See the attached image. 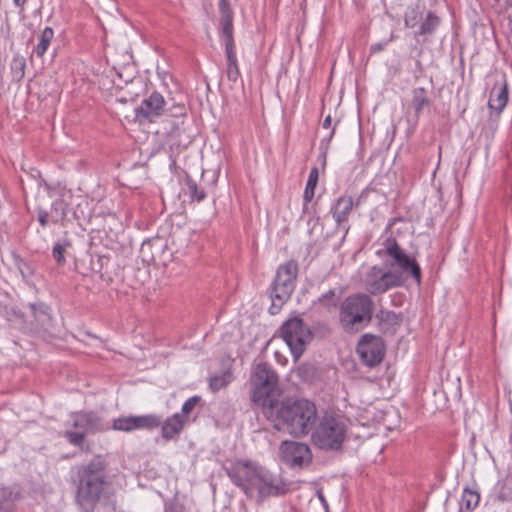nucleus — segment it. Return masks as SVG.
I'll return each instance as SVG.
<instances>
[{
    "label": "nucleus",
    "instance_id": "obj_12",
    "mask_svg": "<svg viewBox=\"0 0 512 512\" xmlns=\"http://www.w3.org/2000/svg\"><path fill=\"white\" fill-rule=\"evenodd\" d=\"M405 278L397 271L383 272L378 266H373L366 275L365 288L370 295H380L386 291L403 285Z\"/></svg>",
    "mask_w": 512,
    "mask_h": 512
},
{
    "label": "nucleus",
    "instance_id": "obj_13",
    "mask_svg": "<svg viewBox=\"0 0 512 512\" xmlns=\"http://www.w3.org/2000/svg\"><path fill=\"white\" fill-rule=\"evenodd\" d=\"M356 352L368 367L380 364L385 355V343L381 336L366 333L358 341Z\"/></svg>",
    "mask_w": 512,
    "mask_h": 512
},
{
    "label": "nucleus",
    "instance_id": "obj_20",
    "mask_svg": "<svg viewBox=\"0 0 512 512\" xmlns=\"http://www.w3.org/2000/svg\"><path fill=\"white\" fill-rule=\"evenodd\" d=\"M508 102V84L504 79L501 83H495L488 101V107L491 111H495L497 116L505 108Z\"/></svg>",
    "mask_w": 512,
    "mask_h": 512
},
{
    "label": "nucleus",
    "instance_id": "obj_27",
    "mask_svg": "<svg viewBox=\"0 0 512 512\" xmlns=\"http://www.w3.org/2000/svg\"><path fill=\"white\" fill-rule=\"evenodd\" d=\"M318 178H319L318 168L317 167H313L310 170V173H309V176H308V180H307V183H306V187H305V190H304V193H303V201H304V203H303V212L307 211L308 204L312 201V199L314 197L315 189H316V186H317V183H318Z\"/></svg>",
    "mask_w": 512,
    "mask_h": 512
},
{
    "label": "nucleus",
    "instance_id": "obj_21",
    "mask_svg": "<svg viewBox=\"0 0 512 512\" xmlns=\"http://www.w3.org/2000/svg\"><path fill=\"white\" fill-rule=\"evenodd\" d=\"M412 99L411 106L414 110V116L416 120L419 119L420 115L425 111L429 110L433 104L432 99L429 96V92L424 87H417L411 91Z\"/></svg>",
    "mask_w": 512,
    "mask_h": 512
},
{
    "label": "nucleus",
    "instance_id": "obj_5",
    "mask_svg": "<svg viewBox=\"0 0 512 512\" xmlns=\"http://www.w3.org/2000/svg\"><path fill=\"white\" fill-rule=\"evenodd\" d=\"M278 375L267 362L253 366L250 376L251 401L260 406L265 416L266 408H273L278 399Z\"/></svg>",
    "mask_w": 512,
    "mask_h": 512
},
{
    "label": "nucleus",
    "instance_id": "obj_38",
    "mask_svg": "<svg viewBox=\"0 0 512 512\" xmlns=\"http://www.w3.org/2000/svg\"><path fill=\"white\" fill-rule=\"evenodd\" d=\"M16 266L24 279H28L33 276L34 270L27 261L17 257Z\"/></svg>",
    "mask_w": 512,
    "mask_h": 512
},
{
    "label": "nucleus",
    "instance_id": "obj_29",
    "mask_svg": "<svg viewBox=\"0 0 512 512\" xmlns=\"http://www.w3.org/2000/svg\"><path fill=\"white\" fill-rule=\"evenodd\" d=\"M233 380V374L230 370H225L220 374L212 375L209 378V388L212 392H218L219 390L227 387Z\"/></svg>",
    "mask_w": 512,
    "mask_h": 512
},
{
    "label": "nucleus",
    "instance_id": "obj_44",
    "mask_svg": "<svg viewBox=\"0 0 512 512\" xmlns=\"http://www.w3.org/2000/svg\"><path fill=\"white\" fill-rule=\"evenodd\" d=\"M331 123H332V118H331V115H327L322 123V126L323 128H330L331 126Z\"/></svg>",
    "mask_w": 512,
    "mask_h": 512
},
{
    "label": "nucleus",
    "instance_id": "obj_7",
    "mask_svg": "<svg viewBox=\"0 0 512 512\" xmlns=\"http://www.w3.org/2000/svg\"><path fill=\"white\" fill-rule=\"evenodd\" d=\"M71 428L65 430L63 436L69 444L78 447L80 450L89 452L90 447L86 444L88 434H96L107 431L103 419L94 411H76L71 413Z\"/></svg>",
    "mask_w": 512,
    "mask_h": 512
},
{
    "label": "nucleus",
    "instance_id": "obj_16",
    "mask_svg": "<svg viewBox=\"0 0 512 512\" xmlns=\"http://www.w3.org/2000/svg\"><path fill=\"white\" fill-rule=\"evenodd\" d=\"M165 104L162 94L154 91L149 97L143 99L141 105L136 108V117L152 122L164 113Z\"/></svg>",
    "mask_w": 512,
    "mask_h": 512
},
{
    "label": "nucleus",
    "instance_id": "obj_11",
    "mask_svg": "<svg viewBox=\"0 0 512 512\" xmlns=\"http://www.w3.org/2000/svg\"><path fill=\"white\" fill-rule=\"evenodd\" d=\"M378 255L386 254L393 259L391 266H398L401 269V274H406L411 277L418 285L422 281L421 267L414 257L409 256L399 246L397 240L393 237H388L385 241L384 251H378Z\"/></svg>",
    "mask_w": 512,
    "mask_h": 512
},
{
    "label": "nucleus",
    "instance_id": "obj_30",
    "mask_svg": "<svg viewBox=\"0 0 512 512\" xmlns=\"http://www.w3.org/2000/svg\"><path fill=\"white\" fill-rule=\"evenodd\" d=\"M26 59L24 56L15 54L10 63L12 79L20 82L25 76Z\"/></svg>",
    "mask_w": 512,
    "mask_h": 512
},
{
    "label": "nucleus",
    "instance_id": "obj_42",
    "mask_svg": "<svg viewBox=\"0 0 512 512\" xmlns=\"http://www.w3.org/2000/svg\"><path fill=\"white\" fill-rule=\"evenodd\" d=\"M176 112L172 113L173 116H184L186 115V108L184 105H178L176 106Z\"/></svg>",
    "mask_w": 512,
    "mask_h": 512
},
{
    "label": "nucleus",
    "instance_id": "obj_45",
    "mask_svg": "<svg viewBox=\"0 0 512 512\" xmlns=\"http://www.w3.org/2000/svg\"><path fill=\"white\" fill-rule=\"evenodd\" d=\"M27 3V0H13V4L18 7V8H21L23 9L24 6L26 5Z\"/></svg>",
    "mask_w": 512,
    "mask_h": 512
},
{
    "label": "nucleus",
    "instance_id": "obj_25",
    "mask_svg": "<svg viewBox=\"0 0 512 512\" xmlns=\"http://www.w3.org/2000/svg\"><path fill=\"white\" fill-rule=\"evenodd\" d=\"M133 429L135 430H152L162 423V417L156 414H146L132 416Z\"/></svg>",
    "mask_w": 512,
    "mask_h": 512
},
{
    "label": "nucleus",
    "instance_id": "obj_18",
    "mask_svg": "<svg viewBox=\"0 0 512 512\" xmlns=\"http://www.w3.org/2000/svg\"><path fill=\"white\" fill-rule=\"evenodd\" d=\"M32 329L36 332L48 331L52 326V316L50 308L44 303L30 304Z\"/></svg>",
    "mask_w": 512,
    "mask_h": 512
},
{
    "label": "nucleus",
    "instance_id": "obj_28",
    "mask_svg": "<svg viewBox=\"0 0 512 512\" xmlns=\"http://www.w3.org/2000/svg\"><path fill=\"white\" fill-rule=\"evenodd\" d=\"M440 24V18L432 11L426 13V17L419 24V30L416 35L432 34Z\"/></svg>",
    "mask_w": 512,
    "mask_h": 512
},
{
    "label": "nucleus",
    "instance_id": "obj_33",
    "mask_svg": "<svg viewBox=\"0 0 512 512\" xmlns=\"http://www.w3.org/2000/svg\"><path fill=\"white\" fill-rule=\"evenodd\" d=\"M318 303L328 309L336 308L341 303L340 296L336 294L334 289H330L318 298Z\"/></svg>",
    "mask_w": 512,
    "mask_h": 512
},
{
    "label": "nucleus",
    "instance_id": "obj_24",
    "mask_svg": "<svg viewBox=\"0 0 512 512\" xmlns=\"http://www.w3.org/2000/svg\"><path fill=\"white\" fill-rule=\"evenodd\" d=\"M426 7L423 3L416 2L410 4L404 15V23L408 28H414L423 20Z\"/></svg>",
    "mask_w": 512,
    "mask_h": 512
},
{
    "label": "nucleus",
    "instance_id": "obj_49",
    "mask_svg": "<svg viewBox=\"0 0 512 512\" xmlns=\"http://www.w3.org/2000/svg\"><path fill=\"white\" fill-rule=\"evenodd\" d=\"M149 244H150V242H144V243H143L142 248L144 249V247H145L146 245H149Z\"/></svg>",
    "mask_w": 512,
    "mask_h": 512
},
{
    "label": "nucleus",
    "instance_id": "obj_43",
    "mask_svg": "<svg viewBox=\"0 0 512 512\" xmlns=\"http://www.w3.org/2000/svg\"><path fill=\"white\" fill-rule=\"evenodd\" d=\"M169 512H184V507L179 504H172L169 507Z\"/></svg>",
    "mask_w": 512,
    "mask_h": 512
},
{
    "label": "nucleus",
    "instance_id": "obj_8",
    "mask_svg": "<svg viewBox=\"0 0 512 512\" xmlns=\"http://www.w3.org/2000/svg\"><path fill=\"white\" fill-rule=\"evenodd\" d=\"M298 271V262L294 259L278 267L270 290V298L272 301L269 308L270 314H277L282 306L290 299L296 287Z\"/></svg>",
    "mask_w": 512,
    "mask_h": 512
},
{
    "label": "nucleus",
    "instance_id": "obj_35",
    "mask_svg": "<svg viewBox=\"0 0 512 512\" xmlns=\"http://www.w3.org/2000/svg\"><path fill=\"white\" fill-rule=\"evenodd\" d=\"M186 186L187 193L189 194L192 200L200 202L205 199V191L202 188H199L197 183L189 176L186 178Z\"/></svg>",
    "mask_w": 512,
    "mask_h": 512
},
{
    "label": "nucleus",
    "instance_id": "obj_31",
    "mask_svg": "<svg viewBox=\"0 0 512 512\" xmlns=\"http://www.w3.org/2000/svg\"><path fill=\"white\" fill-rule=\"evenodd\" d=\"M17 494L10 488H0V512H13Z\"/></svg>",
    "mask_w": 512,
    "mask_h": 512
},
{
    "label": "nucleus",
    "instance_id": "obj_23",
    "mask_svg": "<svg viewBox=\"0 0 512 512\" xmlns=\"http://www.w3.org/2000/svg\"><path fill=\"white\" fill-rule=\"evenodd\" d=\"M161 434L166 440H171L178 435L184 427V419L180 413H175L161 423Z\"/></svg>",
    "mask_w": 512,
    "mask_h": 512
},
{
    "label": "nucleus",
    "instance_id": "obj_14",
    "mask_svg": "<svg viewBox=\"0 0 512 512\" xmlns=\"http://www.w3.org/2000/svg\"><path fill=\"white\" fill-rule=\"evenodd\" d=\"M281 460L292 467H302L311 461L310 448L305 443L283 441L280 445Z\"/></svg>",
    "mask_w": 512,
    "mask_h": 512
},
{
    "label": "nucleus",
    "instance_id": "obj_36",
    "mask_svg": "<svg viewBox=\"0 0 512 512\" xmlns=\"http://www.w3.org/2000/svg\"><path fill=\"white\" fill-rule=\"evenodd\" d=\"M112 429L122 432H132L133 421L132 416H122L113 420Z\"/></svg>",
    "mask_w": 512,
    "mask_h": 512
},
{
    "label": "nucleus",
    "instance_id": "obj_10",
    "mask_svg": "<svg viewBox=\"0 0 512 512\" xmlns=\"http://www.w3.org/2000/svg\"><path fill=\"white\" fill-rule=\"evenodd\" d=\"M279 333L290 348L295 360L303 355L306 346L313 338L312 332L300 317H293L286 320L281 325Z\"/></svg>",
    "mask_w": 512,
    "mask_h": 512
},
{
    "label": "nucleus",
    "instance_id": "obj_40",
    "mask_svg": "<svg viewBox=\"0 0 512 512\" xmlns=\"http://www.w3.org/2000/svg\"><path fill=\"white\" fill-rule=\"evenodd\" d=\"M382 316L381 317V320L383 321H386V322H389V323H395L396 320H397V315L395 312L393 311H386V312H381Z\"/></svg>",
    "mask_w": 512,
    "mask_h": 512
},
{
    "label": "nucleus",
    "instance_id": "obj_47",
    "mask_svg": "<svg viewBox=\"0 0 512 512\" xmlns=\"http://www.w3.org/2000/svg\"><path fill=\"white\" fill-rule=\"evenodd\" d=\"M438 162H437V166L440 164V159H441V146L438 147Z\"/></svg>",
    "mask_w": 512,
    "mask_h": 512
},
{
    "label": "nucleus",
    "instance_id": "obj_3",
    "mask_svg": "<svg viewBox=\"0 0 512 512\" xmlns=\"http://www.w3.org/2000/svg\"><path fill=\"white\" fill-rule=\"evenodd\" d=\"M265 417L278 430L285 429L294 437H302L315 428L318 413L316 405L308 399H287L266 408Z\"/></svg>",
    "mask_w": 512,
    "mask_h": 512
},
{
    "label": "nucleus",
    "instance_id": "obj_6",
    "mask_svg": "<svg viewBox=\"0 0 512 512\" xmlns=\"http://www.w3.org/2000/svg\"><path fill=\"white\" fill-rule=\"evenodd\" d=\"M347 425L343 416L325 412L311 435L313 444L325 451H338L346 439Z\"/></svg>",
    "mask_w": 512,
    "mask_h": 512
},
{
    "label": "nucleus",
    "instance_id": "obj_1",
    "mask_svg": "<svg viewBox=\"0 0 512 512\" xmlns=\"http://www.w3.org/2000/svg\"><path fill=\"white\" fill-rule=\"evenodd\" d=\"M70 478L75 487L74 502L80 512H94L98 503L109 501L114 495L108 463L102 455L75 465Z\"/></svg>",
    "mask_w": 512,
    "mask_h": 512
},
{
    "label": "nucleus",
    "instance_id": "obj_41",
    "mask_svg": "<svg viewBox=\"0 0 512 512\" xmlns=\"http://www.w3.org/2000/svg\"><path fill=\"white\" fill-rule=\"evenodd\" d=\"M387 44H388V41L375 43V44L371 45L370 52L378 53V52L384 50V48L386 47Z\"/></svg>",
    "mask_w": 512,
    "mask_h": 512
},
{
    "label": "nucleus",
    "instance_id": "obj_26",
    "mask_svg": "<svg viewBox=\"0 0 512 512\" xmlns=\"http://www.w3.org/2000/svg\"><path fill=\"white\" fill-rule=\"evenodd\" d=\"M480 494L477 490L466 487L463 489L459 503V512H473L479 505Z\"/></svg>",
    "mask_w": 512,
    "mask_h": 512
},
{
    "label": "nucleus",
    "instance_id": "obj_32",
    "mask_svg": "<svg viewBox=\"0 0 512 512\" xmlns=\"http://www.w3.org/2000/svg\"><path fill=\"white\" fill-rule=\"evenodd\" d=\"M53 37H54V31L51 27H46L42 31V33L40 35L39 43L37 44V46L35 48V52L38 57H42L46 53Z\"/></svg>",
    "mask_w": 512,
    "mask_h": 512
},
{
    "label": "nucleus",
    "instance_id": "obj_34",
    "mask_svg": "<svg viewBox=\"0 0 512 512\" xmlns=\"http://www.w3.org/2000/svg\"><path fill=\"white\" fill-rule=\"evenodd\" d=\"M70 246L71 243L68 239L58 241L54 244L52 249V256L58 265H63L66 262L64 253L66 248Z\"/></svg>",
    "mask_w": 512,
    "mask_h": 512
},
{
    "label": "nucleus",
    "instance_id": "obj_4",
    "mask_svg": "<svg viewBox=\"0 0 512 512\" xmlns=\"http://www.w3.org/2000/svg\"><path fill=\"white\" fill-rule=\"evenodd\" d=\"M374 301L369 294L348 295L339 304L338 323L347 334H357L368 327L374 313Z\"/></svg>",
    "mask_w": 512,
    "mask_h": 512
},
{
    "label": "nucleus",
    "instance_id": "obj_39",
    "mask_svg": "<svg viewBox=\"0 0 512 512\" xmlns=\"http://www.w3.org/2000/svg\"><path fill=\"white\" fill-rule=\"evenodd\" d=\"M88 208V201L85 199H82L74 209L73 216L75 220L80 221L82 219H86L89 216V213H87L86 209Z\"/></svg>",
    "mask_w": 512,
    "mask_h": 512
},
{
    "label": "nucleus",
    "instance_id": "obj_2",
    "mask_svg": "<svg viewBox=\"0 0 512 512\" xmlns=\"http://www.w3.org/2000/svg\"><path fill=\"white\" fill-rule=\"evenodd\" d=\"M223 469L232 483L248 498H253L256 493L258 500L262 501L268 497L285 495L289 490L280 476L253 461H227Z\"/></svg>",
    "mask_w": 512,
    "mask_h": 512
},
{
    "label": "nucleus",
    "instance_id": "obj_48",
    "mask_svg": "<svg viewBox=\"0 0 512 512\" xmlns=\"http://www.w3.org/2000/svg\"><path fill=\"white\" fill-rule=\"evenodd\" d=\"M394 222H395V219H392V220L389 222L387 229H390V228L392 227V225L394 224Z\"/></svg>",
    "mask_w": 512,
    "mask_h": 512
},
{
    "label": "nucleus",
    "instance_id": "obj_9",
    "mask_svg": "<svg viewBox=\"0 0 512 512\" xmlns=\"http://www.w3.org/2000/svg\"><path fill=\"white\" fill-rule=\"evenodd\" d=\"M220 13V24L222 35L224 37L225 56H226V74L229 81L236 82L240 76L238 65L236 46L233 36V11L230 7L229 0H219L218 3Z\"/></svg>",
    "mask_w": 512,
    "mask_h": 512
},
{
    "label": "nucleus",
    "instance_id": "obj_15",
    "mask_svg": "<svg viewBox=\"0 0 512 512\" xmlns=\"http://www.w3.org/2000/svg\"><path fill=\"white\" fill-rule=\"evenodd\" d=\"M36 212L37 220L42 228H46L50 224L63 225L67 217V203L63 198H57L52 202L49 212L42 207H38Z\"/></svg>",
    "mask_w": 512,
    "mask_h": 512
},
{
    "label": "nucleus",
    "instance_id": "obj_37",
    "mask_svg": "<svg viewBox=\"0 0 512 512\" xmlns=\"http://www.w3.org/2000/svg\"><path fill=\"white\" fill-rule=\"evenodd\" d=\"M200 401L201 397L198 395L192 396L189 399H187L182 405L180 414L182 418L184 419V417H187L194 410V408Z\"/></svg>",
    "mask_w": 512,
    "mask_h": 512
},
{
    "label": "nucleus",
    "instance_id": "obj_22",
    "mask_svg": "<svg viewBox=\"0 0 512 512\" xmlns=\"http://www.w3.org/2000/svg\"><path fill=\"white\" fill-rule=\"evenodd\" d=\"M297 375L303 382L317 384L323 381L324 371L312 363H303L297 368Z\"/></svg>",
    "mask_w": 512,
    "mask_h": 512
},
{
    "label": "nucleus",
    "instance_id": "obj_46",
    "mask_svg": "<svg viewBox=\"0 0 512 512\" xmlns=\"http://www.w3.org/2000/svg\"><path fill=\"white\" fill-rule=\"evenodd\" d=\"M339 123V121H337L334 125V127L332 128V130L330 131L329 135H328V138L327 140L328 141H331V139L333 138L334 134H335V129H336V125Z\"/></svg>",
    "mask_w": 512,
    "mask_h": 512
},
{
    "label": "nucleus",
    "instance_id": "obj_19",
    "mask_svg": "<svg viewBox=\"0 0 512 512\" xmlns=\"http://www.w3.org/2000/svg\"><path fill=\"white\" fill-rule=\"evenodd\" d=\"M192 136L187 133L184 121L175 123L168 133V143L172 151L180 152L192 143Z\"/></svg>",
    "mask_w": 512,
    "mask_h": 512
},
{
    "label": "nucleus",
    "instance_id": "obj_17",
    "mask_svg": "<svg viewBox=\"0 0 512 512\" xmlns=\"http://www.w3.org/2000/svg\"><path fill=\"white\" fill-rule=\"evenodd\" d=\"M354 205H359V199L354 203L353 198L349 195H341L331 205L330 213L332 214L336 226L343 228L345 232L348 231L349 227H345L344 224L348 222Z\"/></svg>",
    "mask_w": 512,
    "mask_h": 512
}]
</instances>
